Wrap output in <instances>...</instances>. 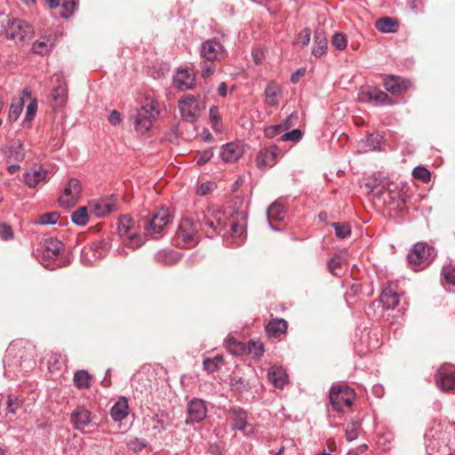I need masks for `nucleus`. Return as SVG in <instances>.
Masks as SVG:
<instances>
[{
	"label": "nucleus",
	"mask_w": 455,
	"mask_h": 455,
	"mask_svg": "<svg viewBox=\"0 0 455 455\" xmlns=\"http://www.w3.org/2000/svg\"><path fill=\"white\" fill-rule=\"evenodd\" d=\"M287 322L282 318L272 319L266 325L265 330L269 337H279L287 330Z\"/></svg>",
	"instance_id": "obj_29"
},
{
	"label": "nucleus",
	"mask_w": 455,
	"mask_h": 455,
	"mask_svg": "<svg viewBox=\"0 0 455 455\" xmlns=\"http://www.w3.org/2000/svg\"><path fill=\"white\" fill-rule=\"evenodd\" d=\"M88 219L87 207L85 206L78 208L71 215L72 222L78 226L85 225L88 222Z\"/></svg>",
	"instance_id": "obj_38"
},
{
	"label": "nucleus",
	"mask_w": 455,
	"mask_h": 455,
	"mask_svg": "<svg viewBox=\"0 0 455 455\" xmlns=\"http://www.w3.org/2000/svg\"><path fill=\"white\" fill-rule=\"evenodd\" d=\"M345 261H346L345 259H343L339 255L331 258L328 261V268H329L330 272L332 275H338L339 274L338 270L345 263Z\"/></svg>",
	"instance_id": "obj_41"
},
{
	"label": "nucleus",
	"mask_w": 455,
	"mask_h": 455,
	"mask_svg": "<svg viewBox=\"0 0 455 455\" xmlns=\"http://www.w3.org/2000/svg\"><path fill=\"white\" fill-rule=\"evenodd\" d=\"M148 445V443L144 439H140L138 437H135L133 439H131L127 443V447L130 451L133 452H140L146 446Z\"/></svg>",
	"instance_id": "obj_42"
},
{
	"label": "nucleus",
	"mask_w": 455,
	"mask_h": 455,
	"mask_svg": "<svg viewBox=\"0 0 455 455\" xmlns=\"http://www.w3.org/2000/svg\"><path fill=\"white\" fill-rule=\"evenodd\" d=\"M117 229L122 238L124 247L135 250L140 247L145 242L144 238L139 235V229L134 220L129 216L125 215L119 219ZM120 254L127 255L128 251L125 248H122Z\"/></svg>",
	"instance_id": "obj_1"
},
{
	"label": "nucleus",
	"mask_w": 455,
	"mask_h": 455,
	"mask_svg": "<svg viewBox=\"0 0 455 455\" xmlns=\"http://www.w3.org/2000/svg\"><path fill=\"white\" fill-rule=\"evenodd\" d=\"M355 397V395L353 389L346 385L333 386L329 394L330 403L337 411H341L345 408L350 407Z\"/></svg>",
	"instance_id": "obj_3"
},
{
	"label": "nucleus",
	"mask_w": 455,
	"mask_h": 455,
	"mask_svg": "<svg viewBox=\"0 0 455 455\" xmlns=\"http://www.w3.org/2000/svg\"><path fill=\"white\" fill-rule=\"evenodd\" d=\"M210 116H211L212 120L216 122V123L219 122L220 119V116L219 115V111H218V109L216 108H212L210 109Z\"/></svg>",
	"instance_id": "obj_62"
},
{
	"label": "nucleus",
	"mask_w": 455,
	"mask_h": 455,
	"mask_svg": "<svg viewBox=\"0 0 455 455\" xmlns=\"http://www.w3.org/2000/svg\"><path fill=\"white\" fill-rule=\"evenodd\" d=\"M6 36L16 42H23L30 38L33 34L32 28L21 20H12L8 22L5 30Z\"/></svg>",
	"instance_id": "obj_9"
},
{
	"label": "nucleus",
	"mask_w": 455,
	"mask_h": 455,
	"mask_svg": "<svg viewBox=\"0 0 455 455\" xmlns=\"http://www.w3.org/2000/svg\"><path fill=\"white\" fill-rule=\"evenodd\" d=\"M14 401H17V399H13L12 395H8L7 410L11 413H15V408L13 407Z\"/></svg>",
	"instance_id": "obj_61"
},
{
	"label": "nucleus",
	"mask_w": 455,
	"mask_h": 455,
	"mask_svg": "<svg viewBox=\"0 0 455 455\" xmlns=\"http://www.w3.org/2000/svg\"><path fill=\"white\" fill-rule=\"evenodd\" d=\"M249 351L253 356H260L264 353V347L260 341L251 340L249 342Z\"/></svg>",
	"instance_id": "obj_48"
},
{
	"label": "nucleus",
	"mask_w": 455,
	"mask_h": 455,
	"mask_svg": "<svg viewBox=\"0 0 455 455\" xmlns=\"http://www.w3.org/2000/svg\"><path fill=\"white\" fill-rule=\"evenodd\" d=\"M345 436L348 442L355 440L358 436V425L355 422L348 424L345 430Z\"/></svg>",
	"instance_id": "obj_46"
},
{
	"label": "nucleus",
	"mask_w": 455,
	"mask_h": 455,
	"mask_svg": "<svg viewBox=\"0 0 455 455\" xmlns=\"http://www.w3.org/2000/svg\"><path fill=\"white\" fill-rule=\"evenodd\" d=\"M204 368L208 372H214L219 370V365L215 360L207 358L204 361Z\"/></svg>",
	"instance_id": "obj_55"
},
{
	"label": "nucleus",
	"mask_w": 455,
	"mask_h": 455,
	"mask_svg": "<svg viewBox=\"0 0 455 455\" xmlns=\"http://www.w3.org/2000/svg\"><path fill=\"white\" fill-rule=\"evenodd\" d=\"M334 228L335 235L339 238H347L351 235L350 226L345 223L334 222L331 224Z\"/></svg>",
	"instance_id": "obj_39"
},
{
	"label": "nucleus",
	"mask_w": 455,
	"mask_h": 455,
	"mask_svg": "<svg viewBox=\"0 0 455 455\" xmlns=\"http://www.w3.org/2000/svg\"><path fill=\"white\" fill-rule=\"evenodd\" d=\"M228 347L233 354H239L242 350V344L235 339L230 338L228 340Z\"/></svg>",
	"instance_id": "obj_54"
},
{
	"label": "nucleus",
	"mask_w": 455,
	"mask_h": 455,
	"mask_svg": "<svg viewBox=\"0 0 455 455\" xmlns=\"http://www.w3.org/2000/svg\"><path fill=\"white\" fill-rule=\"evenodd\" d=\"M436 386L444 392L455 390V366L441 365L435 375Z\"/></svg>",
	"instance_id": "obj_6"
},
{
	"label": "nucleus",
	"mask_w": 455,
	"mask_h": 455,
	"mask_svg": "<svg viewBox=\"0 0 455 455\" xmlns=\"http://www.w3.org/2000/svg\"><path fill=\"white\" fill-rule=\"evenodd\" d=\"M36 111V104L32 102L27 108V118L34 116Z\"/></svg>",
	"instance_id": "obj_60"
},
{
	"label": "nucleus",
	"mask_w": 455,
	"mask_h": 455,
	"mask_svg": "<svg viewBox=\"0 0 455 455\" xmlns=\"http://www.w3.org/2000/svg\"><path fill=\"white\" fill-rule=\"evenodd\" d=\"M311 32L308 28H304L298 36V44H300L302 46H306L310 42Z\"/></svg>",
	"instance_id": "obj_51"
},
{
	"label": "nucleus",
	"mask_w": 455,
	"mask_h": 455,
	"mask_svg": "<svg viewBox=\"0 0 455 455\" xmlns=\"http://www.w3.org/2000/svg\"><path fill=\"white\" fill-rule=\"evenodd\" d=\"M332 44L338 50H344L347 47V38L344 35L337 33L332 36Z\"/></svg>",
	"instance_id": "obj_50"
},
{
	"label": "nucleus",
	"mask_w": 455,
	"mask_h": 455,
	"mask_svg": "<svg viewBox=\"0 0 455 455\" xmlns=\"http://www.w3.org/2000/svg\"><path fill=\"white\" fill-rule=\"evenodd\" d=\"M92 377L91 375L84 370L78 371L74 375V383L76 387L87 388L91 386Z\"/></svg>",
	"instance_id": "obj_37"
},
{
	"label": "nucleus",
	"mask_w": 455,
	"mask_h": 455,
	"mask_svg": "<svg viewBox=\"0 0 455 455\" xmlns=\"http://www.w3.org/2000/svg\"><path fill=\"white\" fill-rule=\"evenodd\" d=\"M327 44V38L325 36L322 32L317 31L315 34V45L312 50V54L315 57H321L325 53Z\"/></svg>",
	"instance_id": "obj_34"
},
{
	"label": "nucleus",
	"mask_w": 455,
	"mask_h": 455,
	"mask_svg": "<svg viewBox=\"0 0 455 455\" xmlns=\"http://www.w3.org/2000/svg\"><path fill=\"white\" fill-rule=\"evenodd\" d=\"M358 100L363 103H371L375 106L392 105L393 100L387 94L372 86L363 87L358 93Z\"/></svg>",
	"instance_id": "obj_5"
},
{
	"label": "nucleus",
	"mask_w": 455,
	"mask_h": 455,
	"mask_svg": "<svg viewBox=\"0 0 455 455\" xmlns=\"http://www.w3.org/2000/svg\"><path fill=\"white\" fill-rule=\"evenodd\" d=\"M200 56L203 60L213 63L226 56V50L216 39H209L201 44Z\"/></svg>",
	"instance_id": "obj_7"
},
{
	"label": "nucleus",
	"mask_w": 455,
	"mask_h": 455,
	"mask_svg": "<svg viewBox=\"0 0 455 455\" xmlns=\"http://www.w3.org/2000/svg\"><path fill=\"white\" fill-rule=\"evenodd\" d=\"M243 154V148L241 144L230 142L221 147L220 156L224 162L232 163L238 160Z\"/></svg>",
	"instance_id": "obj_17"
},
{
	"label": "nucleus",
	"mask_w": 455,
	"mask_h": 455,
	"mask_svg": "<svg viewBox=\"0 0 455 455\" xmlns=\"http://www.w3.org/2000/svg\"><path fill=\"white\" fill-rule=\"evenodd\" d=\"M230 412L233 418V428L241 431H246L247 415L246 412L240 408H232Z\"/></svg>",
	"instance_id": "obj_33"
},
{
	"label": "nucleus",
	"mask_w": 455,
	"mask_h": 455,
	"mask_svg": "<svg viewBox=\"0 0 455 455\" xmlns=\"http://www.w3.org/2000/svg\"><path fill=\"white\" fill-rule=\"evenodd\" d=\"M63 250V244L57 239L47 238L41 243L40 252L44 258L55 259Z\"/></svg>",
	"instance_id": "obj_16"
},
{
	"label": "nucleus",
	"mask_w": 455,
	"mask_h": 455,
	"mask_svg": "<svg viewBox=\"0 0 455 455\" xmlns=\"http://www.w3.org/2000/svg\"><path fill=\"white\" fill-rule=\"evenodd\" d=\"M214 188V183L212 182H205L202 183L196 189V194L198 196H205L212 192Z\"/></svg>",
	"instance_id": "obj_52"
},
{
	"label": "nucleus",
	"mask_w": 455,
	"mask_h": 455,
	"mask_svg": "<svg viewBox=\"0 0 455 455\" xmlns=\"http://www.w3.org/2000/svg\"><path fill=\"white\" fill-rule=\"evenodd\" d=\"M196 225L191 220L184 219L180 223L177 231V238L180 239L186 245L191 246L196 243Z\"/></svg>",
	"instance_id": "obj_15"
},
{
	"label": "nucleus",
	"mask_w": 455,
	"mask_h": 455,
	"mask_svg": "<svg viewBox=\"0 0 455 455\" xmlns=\"http://www.w3.org/2000/svg\"><path fill=\"white\" fill-rule=\"evenodd\" d=\"M47 170L39 167L38 169H32L23 175V180L28 188H36L40 182L45 181L47 179Z\"/></svg>",
	"instance_id": "obj_22"
},
{
	"label": "nucleus",
	"mask_w": 455,
	"mask_h": 455,
	"mask_svg": "<svg viewBox=\"0 0 455 455\" xmlns=\"http://www.w3.org/2000/svg\"><path fill=\"white\" fill-rule=\"evenodd\" d=\"M56 83L59 84L52 91V96L55 100L59 101L60 104H63L66 101L67 88L65 84H62V76L55 74L53 76Z\"/></svg>",
	"instance_id": "obj_35"
},
{
	"label": "nucleus",
	"mask_w": 455,
	"mask_h": 455,
	"mask_svg": "<svg viewBox=\"0 0 455 455\" xmlns=\"http://www.w3.org/2000/svg\"><path fill=\"white\" fill-rule=\"evenodd\" d=\"M247 215L244 212H235L230 218V235L235 239L233 245L240 246L243 243L246 233Z\"/></svg>",
	"instance_id": "obj_4"
},
{
	"label": "nucleus",
	"mask_w": 455,
	"mask_h": 455,
	"mask_svg": "<svg viewBox=\"0 0 455 455\" xmlns=\"http://www.w3.org/2000/svg\"><path fill=\"white\" fill-rule=\"evenodd\" d=\"M379 299L386 309H394L399 304V296L390 284L382 289Z\"/></svg>",
	"instance_id": "obj_25"
},
{
	"label": "nucleus",
	"mask_w": 455,
	"mask_h": 455,
	"mask_svg": "<svg viewBox=\"0 0 455 455\" xmlns=\"http://www.w3.org/2000/svg\"><path fill=\"white\" fill-rule=\"evenodd\" d=\"M61 5L65 8V10L68 12V13L63 14V16L68 17L70 13L73 12L74 7H75V2H64L61 4Z\"/></svg>",
	"instance_id": "obj_59"
},
{
	"label": "nucleus",
	"mask_w": 455,
	"mask_h": 455,
	"mask_svg": "<svg viewBox=\"0 0 455 455\" xmlns=\"http://www.w3.org/2000/svg\"><path fill=\"white\" fill-rule=\"evenodd\" d=\"M213 156V152L211 149H206L199 152L196 157L197 165H203L206 164Z\"/></svg>",
	"instance_id": "obj_49"
},
{
	"label": "nucleus",
	"mask_w": 455,
	"mask_h": 455,
	"mask_svg": "<svg viewBox=\"0 0 455 455\" xmlns=\"http://www.w3.org/2000/svg\"><path fill=\"white\" fill-rule=\"evenodd\" d=\"M410 82L402 79L399 76H390L387 77L384 81L385 89L394 94L399 95L406 91L410 86Z\"/></svg>",
	"instance_id": "obj_18"
},
{
	"label": "nucleus",
	"mask_w": 455,
	"mask_h": 455,
	"mask_svg": "<svg viewBox=\"0 0 455 455\" xmlns=\"http://www.w3.org/2000/svg\"><path fill=\"white\" fill-rule=\"evenodd\" d=\"M188 418L186 423H199L206 418L207 408L205 402L199 398H194L187 406Z\"/></svg>",
	"instance_id": "obj_14"
},
{
	"label": "nucleus",
	"mask_w": 455,
	"mask_h": 455,
	"mask_svg": "<svg viewBox=\"0 0 455 455\" xmlns=\"http://www.w3.org/2000/svg\"><path fill=\"white\" fill-rule=\"evenodd\" d=\"M302 138V132L299 129H293L290 132L283 133L281 136L282 141H299Z\"/></svg>",
	"instance_id": "obj_44"
},
{
	"label": "nucleus",
	"mask_w": 455,
	"mask_h": 455,
	"mask_svg": "<svg viewBox=\"0 0 455 455\" xmlns=\"http://www.w3.org/2000/svg\"><path fill=\"white\" fill-rule=\"evenodd\" d=\"M278 148L270 146L261 149L257 156V165L259 168L272 166L277 157Z\"/></svg>",
	"instance_id": "obj_21"
},
{
	"label": "nucleus",
	"mask_w": 455,
	"mask_h": 455,
	"mask_svg": "<svg viewBox=\"0 0 455 455\" xmlns=\"http://www.w3.org/2000/svg\"><path fill=\"white\" fill-rule=\"evenodd\" d=\"M108 121L113 124V125H116L118 124L120 122H121V116H120V113L116 110H113L109 116H108Z\"/></svg>",
	"instance_id": "obj_58"
},
{
	"label": "nucleus",
	"mask_w": 455,
	"mask_h": 455,
	"mask_svg": "<svg viewBox=\"0 0 455 455\" xmlns=\"http://www.w3.org/2000/svg\"><path fill=\"white\" fill-rule=\"evenodd\" d=\"M0 237L4 240H8L12 237V228L5 224H0Z\"/></svg>",
	"instance_id": "obj_53"
},
{
	"label": "nucleus",
	"mask_w": 455,
	"mask_h": 455,
	"mask_svg": "<svg viewBox=\"0 0 455 455\" xmlns=\"http://www.w3.org/2000/svg\"><path fill=\"white\" fill-rule=\"evenodd\" d=\"M171 423L172 419L167 411H161L152 416V429L158 434L165 431Z\"/></svg>",
	"instance_id": "obj_28"
},
{
	"label": "nucleus",
	"mask_w": 455,
	"mask_h": 455,
	"mask_svg": "<svg viewBox=\"0 0 455 455\" xmlns=\"http://www.w3.org/2000/svg\"><path fill=\"white\" fill-rule=\"evenodd\" d=\"M128 402L125 398L119 399L111 408V417L115 421H122L128 415Z\"/></svg>",
	"instance_id": "obj_32"
},
{
	"label": "nucleus",
	"mask_w": 455,
	"mask_h": 455,
	"mask_svg": "<svg viewBox=\"0 0 455 455\" xmlns=\"http://www.w3.org/2000/svg\"><path fill=\"white\" fill-rule=\"evenodd\" d=\"M116 210V204L107 200L97 201L90 204L91 213L99 218L105 217Z\"/></svg>",
	"instance_id": "obj_26"
},
{
	"label": "nucleus",
	"mask_w": 455,
	"mask_h": 455,
	"mask_svg": "<svg viewBox=\"0 0 455 455\" xmlns=\"http://www.w3.org/2000/svg\"><path fill=\"white\" fill-rule=\"evenodd\" d=\"M70 419L77 430L83 431L91 423V412L84 408H77L71 413Z\"/></svg>",
	"instance_id": "obj_23"
},
{
	"label": "nucleus",
	"mask_w": 455,
	"mask_h": 455,
	"mask_svg": "<svg viewBox=\"0 0 455 455\" xmlns=\"http://www.w3.org/2000/svg\"><path fill=\"white\" fill-rule=\"evenodd\" d=\"M227 92H228L227 84L225 82H222L218 87V93L220 96L225 97L227 95Z\"/></svg>",
	"instance_id": "obj_63"
},
{
	"label": "nucleus",
	"mask_w": 455,
	"mask_h": 455,
	"mask_svg": "<svg viewBox=\"0 0 455 455\" xmlns=\"http://www.w3.org/2000/svg\"><path fill=\"white\" fill-rule=\"evenodd\" d=\"M204 223L212 232H220L227 225L225 212L217 206H211L204 215Z\"/></svg>",
	"instance_id": "obj_13"
},
{
	"label": "nucleus",
	"mask_w": 455,
	"mask_h": 455,
	"mask_svg": "<svg viewBox=\"0 0 455 455\" xmlns=\"http://www.w3.org/2000/svg\"><path fill=\"white\" fill-rule=\"evenodd\" d=\"M375 27L381 33H395L399 28V23L392 17H383L376 20Z\"/></svg>",
	"instance_id": "obj_31"
},
{
	"label": "nucleus",
	"mask_w": 455,
	"mask_h": 455,
	"mask_svg": "<svg viewBox=\"0 0 455 455\" xmlns=\"http://www.w3.org/2000/svg\"><path fill=\"white\" fill-rule=\"evenodd\" d=\"M4 154L10 161L20 162L24 158L22 145L19 140L9 141L4 148Z\"/></svg>",
	"instance_id": "obj_24"
},
{
	"label": "nucleus",
	"mask_w": 455,
	"mask_h": 455,
	"mask_svg": "<svg viewBox=\"0 0 455 455\" xmlns=\"http://www.w3.org/2000/svg\"><path fill=\"white\" fill-rule=\"evenodd\" d=\"M431 255V248L426 243H417L409 251L407 259L414 270L420 264L427 262Z\"/></svg>",
	"instance_id": "obj_12"
},
{
	"label": "nucleus",
	"mask_w": 455,
	"mask_h": 455,
	"mask_svg": "<svg viewBox=\"0 0 455 455\" xmlns=\"http://www.w3.org/2000/svg\"><path fill=\"white\" fill-rule=\"evenodd\" d=\"M81 192V182L76 179H71L59 198L60 204L64 208L74 206L78 202Z\"/></svg>",
	"instance_id": "obj_8"
},
{
	"label": "nucleus",
	"mask_w": 455,
	"mask_h": 455,
	"mask_svg": "<svg viewBox=\"0 0 455 455\" xmlns=\"http://www.w3.org/2000/svg\"><path fill=\"white\" fill-rule=\"evenodd\" d=\"M283 127L281 124L267 127L265 129V135L268 138L275 137V135L280 133V132L283 131Z\"/></svg>",
	"instance_id": "obj_56"
},
{
	"label": "nucleus",
	"mask_w": 455,
	"mask_h": 455,
	"mask_svg": "<svg viewBox=\"0 0 455 455\" xmlns=\"http://www.w3.org/2000/svg\"><path fill=\"white\" fill-rule=\"evenodd\" d=\"M59 217V213L56 212H47L42 214L36 223L40 225H52L57 223Z\"/></svg>",
	"instance_id": "obj_40"
},
{
	"label": "nucleus",
	"mask_w": 455,
	"mask_h": 455,
	"mask_svg": "<svg viewBox=\"0 0 455 455\" xmlns=\"http://www.w3.org/2000/svg\"><path fill=\"white\" fill-rule=\"evenodd\" d=\"M22 109H23V102L20 99L12 101V103L10 107V110H9V117L12 120L18 119Z\"/></svg>",
	"instance_id": "obj_43"
},
{
	"label": "nucleus",
	"mask_w": 455,
	"mask_h": 455,
	"mask_svg": "<svg viewBox=\"0 0 455 455\" xmlns=\"http://www.w3.org/2000/svg\"><path fill=\"white\" fill-rule=\"evenodd\" d=\"M265 102L269 106H277L282 91L280 85L275 82H269L265 88Z\"/></svg>",
	"instance_id": "obj_27"
},
{
	"label": "nucleus",
	"mask_w": 455,
	"mask_h": 455,
	"mask_svg": "<svg viewBox=\"0 0 455 455\" xmlns=\"http://www.w3.org/2000/svg\"><path fill=\"white\" fill-rule=\"evenodd\" d=\"M180 112L182 118L189 123L195 122L200 116V108L196 99L192 95H186L180 100Z\"/></svg>",
	"instance_id": "obj_11"
},
{
	"label": "nucleus",
	"mask_w": 455,
	"mask_h": 455,
	"mask_svg": "<svg viewBox=\"0 0 455 455\" xmlns=\"http://www.w3.org/2000/svg\"><path fill=\"white\" fill-rule=\"evenodd\" d=\"M285 215H286V211H285L284 206L283 204L277 203V202L273 203L267 208V220H268L269 226L273 229H276L273 226L272 222L283 220Z\"/></svg>",
	"instance_id": "obj_30"
},
{
	"label": "nucleus",
	"mask_w": 455,
	"mask_h": 455,
	"mask_svg": "<svg viewBox=\"0 0 455 455\" xmlns=\"http://www.w3.org/2000/svg\"><path fill=\"white\" fill-rule=\"evenodd\" d=\"M412 174L414 178L419 179L425 182L429 181L431 178L430 172L427 168L420 166L414 168L412 171Z\"/></svg>",
	"instance_id": "obj_45"
},
{
	"label": "nucleus",
	"mask_w": 455,
	"mask_h": 455,
	"mask_svg": "<svg viewBox=\"0 0 455 455\" xmlns=\"http://www.w3.org/2000/svg\"><path fill=\"white\" fill-rule=\"evenodd\" d=\"M175 86L180 91L191 89L195 84V76L185 68H180L173 76Z\"/></svg>",
	"instance_id": "obj_20"
},
{
	"label": "nucleus",
	"mask_w": 455,
	"mask_h": 455,
	"mask_svg": "<svg viewBox=\"0 0 455 455\" xmlns=\"http://www.w3.org/2000/svg\"><path fill=\"white\" fill-rule=\"evenodd\" d=\"M159 115L158 103L153 98H146L141 107L132 115L134 128L137 132H148Z\"/></svg>",
	"instance_id": "obj_2"
},
{
	"label": "nucleus",
	"mask_w": 455,
	"mask_h": 455,
	"mask_svg": "<svg viewBox=\"0 0 455 455\" xmlns=\"http://www.w3.org/2000/svg\"><path fill=\"white\" fill-rule=\"evenodd\" d=\"M443 275L447 283L455 285V267L449 265L443 268Z\"/></svg>",
	"instance_id": "obj_47"
},
{
	"label": "nucleus",
	"mask_w": 455,
	"mask_h": 455,
	"mask_svg": "<svg viewBox=\"0 0 455 455\" xmlns=\"http://www.w3.org/2000/svg\"><path fill=\"white\" fill-rule=\"evenodd\" d=\"M207 61L202 63V76L209 77L214 73V66L212 63L208 64Z\"/></svg>",
	"instance_id": "obj_57"
},
{
	"label": "nucleus",
	"mask_w": 455,
	"mask_h": 455,
	"mask_svg": "<svg viewBox=\"0 0 455 455\" xmlns=\"http://www.w3.org/2000/svg\"><path fill=\"white\" fill-rule=\"evenodd\" d=\"M170 221L171 216L168 211L161 208L148 216L145 228L151 234H158Z\"/></svg>",
	"instance_id": "obj_10"
},
{
	"label": "nucleus",
	"mask_w": 455,
	"mask_h": 455,
	"mask_svg": "<svg viewBox=\"0 0 455 455\" xmlns=\"http://www.w3.org/2000/svg\"><path fill=\"white\" fill-rule=\"evenodd\" d=\"M52 48V44L50 42V39L46 36H44L33 44L32 51L34 53L44 55L49 52Z\"/></svg>",
	"instance_id": "obj_36"
},
{
	"label": "nucleus",
	"mask_w": 455,
	"mask_h": 455,
	"mask_svg": "<svg viewBox=\"0 0 455 455\" xmlns=\"http://www.w3.org/2000/svg\"><path fill=\"white\" fill-rule=\"evenodd\" d=\"M267 379L274 387L282 389L288 383V375L281 366L272 365L267 371Z\"/></svg>",
	"instance_id": "obj_19"
},
{
	"label": "nucleus",
	"mask_w": 455,
	"mask_h": 455,
	"mask_svg": "<svg viewBox=\"0 0 455 455\" xmlns=\"http://www.w3.org/2000/svg\"><path fill=\"white\" fill-rule=\"evenodd\" d=\"M51 9H55L60 4V0H45Z\"/></svg>",
	"instance_id": "obj_64"
}]
</instances>
